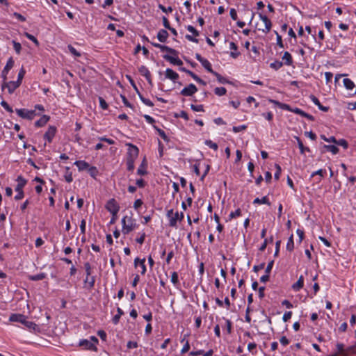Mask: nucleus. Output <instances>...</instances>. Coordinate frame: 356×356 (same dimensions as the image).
Returning a JSON list of instances; mask_svg holds the SVG:
<instances>
[{
	"label": "nucleus",
	"instance_id": "26",
	"mask_svg": "<svg viewBox=\"0 0 356 356\" xmlns=\"http://www.w3.org/2000/svg\"><path fill=\"white\" fill-rule=\"evenodd\" d=\"M123 314H124V312L122 311V309L120 307H118L117 308V314H115L112 319L113 323L115 325H117L120 321L121 316H122Z\"/></svg>",
	"mask_w": 356,
	"mask_h": 356
},
{
	"label": "nucleus",
	"instance_id": "2",
	"mask_svg": "<svg viewBox=\"0 0 356 356\" xmlns=\"http://www.w3.org/2000/svg\"><path fill=\"white\" fill-rule=\"evenodd\" d=\"M122 232L124 235L128 234L138 226L136 223V220L132 217H129L127 216H124L122 219Z\"/></svg>",
	"mask_w": 356,
	"mask_h": 356
},
{
	"label": "nucleus",
	"instance_id": "63",
	"mask_svg": "<svg viewBox=\"0 0 356 356\" xmlns=\"http://www.w3.org/2000/svg\"><path fill=\"white\" fill-rule=\"evenodd\" d=\"M159 8L161 10L163 13H168L172 12V8L171 6H169L168 8H165L162 4H159Z\"/></svg>",
	"mask_w": 356,
	"mask_h": 356
},
{
	"label": "nucleus",
	"instance_id": "40",
	"mask_svg": "<svg viewBox=\"0 0 356 356\" xmlns=\"http://www.w3.org/2000/svg\"><path fill=\"white\" fill-rule=\"evenodd\" d=\"M138 96L140 97V99L142 101V102L143 104H145L146 106H154V104L153 102L149 100V99H146L140 93L138 92Z\"/></svg>",
	"mask_w": 356,
	"mask_h": 356
},
{
	"label": "nucleus",
	"instance_id": "23",
	"mask_svg": "<svg viewBox=\"0 0 356 356\" xmlns=\"http://www.w3.org/2000/svg\"><path fill=\"white\" fill-rule=\"evenodd\" d=\"M229 47L230 49L234 51L231 52L230 56L234 58H236L240 55V52L237 51V45L234 42H231L229 43Z\"/></svg>",
	"mask_w": 356,
	"mask_h": 356
},
{
	"label": "nucleus",
	"instance_id": "24",
	"mask_svg": "<svg viewBox=\"0 0 356 356\" xmlns=\"http://www.w3.org/2000/svg\"><path fill=\"white\" fill-rule=\"evenodd\" d=\"M159 49H161V51H167V52L171 54L173 56H177L178 55V51L177 50L170 47L161 44V46L159 47Z\"/></svg>",
	"mask_w": 356,
	"mask_h": 356
},
{
	"label": "nucleus",
	"instance_id": "43",
	"mask_svg": "<svg viewBox=\"0 0 356 356\" xmlns=\"http://www.w3.org/2000/svg\"><path fill=\"white\" fill-rule=\"evenodd\" d=\"M213 74L216 77L218 81L220 83H228V81H227V79L222 76L220 74H218V72H213Z\"/></svg>",
	"mask_w": 356,
	"mask_h": 356
},
{
	"label": "nucleus",
	"instance_id": "60",
	"mask_svg": "<svg viewBox=\"0 0 356 356\" xmlns=\"http://www.w3.org/2000/svg\"><path fill=\"white\" fill-rule=\"evenodd\" d=\"M275 33L276 34V36H277V44L280 47L283 48L284 44H283L282 36L276 31H275Z\"/></svg>",
	"mask_w": 356,
	"mask_h": 356
},
{
	"label": "nucleus",
	"instance_id": "32",
	"mask_svg": "<svg viewBox=\"0 0 356 356\" xmlns=\"http://www.w3.org/2000/svg\"><path fill=\"white\" fill-rule=\"evenodd\" d=\"M324 148L327 151L331 152L333 154H337L339 152V148L336 145H325Z\"/></svg>",
	"mask_w": 356,
	"mask_h": 356
},
{
	"label": "nucleus",
	"instance_id": "51",
	"mask_svg": "<svg viewBox=\"0 0 356 356\" xmlns=\"http://www.w3.org/2000/svg\"><path fill=\"white\" fill-rule=\"evenodd\" d=\"M288 111H291V112H293V113H296V114H298V115H301V116H302V117H304V116H305V113H306L304 111L301 110V109H300V108H292L291 107V110H288Z\"/></svg>",
	"mask_w": 356,
	"mask_h": 356
},
{
	"label": "nucleus",
	"instance_id": "58",
	"mask_svg": "<svg viewBox=\"0 0 356 356\" xmlns=\"http://www.w3.org/2000/svg\"><path fill=\"white\" fill-rule=\"evenodd\" d=\"M25 36L29 39L30 40L33 41L37 46L39 45V42L38 40H37V38L33 36V35L29 33H25Z\"/></svg>",
	"mask_w": 356,
	"mask_h": 356
},
{
	"label": "nucleus",
	"instance_id": "41",
	"mask_svg": "<svg viewBox=\"0 0 356 356\" xmlns=\"http://www.w3.org/2000/svg\"><path fill=\"white\" fill-rule=\"evenodd\" d=\"M273 236H271L269 238H265L263 244L259 248V250L261 252L264 251L266 248L268 243H273Z\"/></svg>",
	"mask_w": 356,
	"mask_h": 356
},
{
	"label": "nucleus",
	"instance_id": "56",
	"mask_svg": "<svg viewBox=\"0 0 356 356\" xmlns=\"http://www.w3.org/2000/svg\"><path fill=\"white\" fill-rule=\"evenodd\" d=\"M247 127H248L245 124H243V125L237 126V127L234 126V127H233L232 130L234 132L238 133L241 131L245 130L247 129Z\"/></svg>",
	"mask_w": 356,
	"mask_h": 356
},
{
	"label": "nucleus",
	"instance_id": "47",
	"mask_svg": "<svg viewBox=\"0 0 356 356\" xmlns=\"http://www.w3.org/2000/svg\"><path fill=\"white\" fill-rule=\"evenodd\" d=\"M205 145L209 147L210 148L217 150L218 149V145L216 143H213L211 140H206L204 142Z\"/></svg>",
	"mask_w": 356,
	"mask_h": 356
},
{
	"label": "nucleus",
	"instance_id": "11",
	"mask_svg": "<svg viewBox=\"0 0 356 356\" xmlns=\"http://www.w3.org/2000/svg\"><path fill=\"white\" fill-rule=\"evenodd\" d=\"M138 153H139V149L136 146H135L132 144H129V148H128V152H127V158L128 159H136V158L138 156Z\"/></svg>",
	"mask_w": 356,
	"mask_h": 356
},
{
	"label": "nucleus",
	"instance_id": "13",
	"mask_svg": "<svg viewBox=\"0 0 356 356\" xmlns=\"http://www.w3.org/2000/svg\"><path fill=\"white\" fill-rule=\"evenodd\" d=\"M184 218V213L181 212L180 214L179 212H175L174 216L171 217L169 220V225L172 227H176L177 221H181Z\"/></svg>",
	"mask_w": 356,
	"mask_h": 356
},
{
	"label": "nucleus",
	"instance_id": "31",
	"mask_svg": "<svg viewBox=\"0 0 356 356\" xmlns=\"http://www.w3.org/2000/svg\"><path fill=\"white\" fill-rule=\"evenodd\" d=\"M84 282L88 284L89 289H92L95 286V277L87 275Z\"/></svg>",
	"mask_w": 356,
	"mask_h": 356
},
{
	"label": "nucleus",
	"instance_id": "5",
	"mask_svg": "<svg viewBox=\"0 0 356 356\" xmlns=\"http://www.w3.org/2000/svg\"><path fill=\"white\" fill-rule=\"evenodd\" d=\"M259 17L264 23V27L259 28V30L261 31L264 33H268L272 27V22L270 19L266 15H264L262 13H259Z\"/></svg>",
	"mask_w": 356,
	"mask_h": 356
},
{
	"label": "nucleus",
	"instance_id": "8",
	"mask_svg": "<svg viewBox=\"0 0 356 356\" xmlns=\"http://www.w3.org/2000/svg\"><path fill=\"white\" fill-rule=\"evenodd\" d=\"M79 346L82 347L84 350H89L92 351H97V346L92 341L88 339H81L79 342Z\"/></svg>",
	"mask_w": 356,
	"mask_h": 356
},
{
	"label": "nucleus",
	"instance_id": "4",
	"mask_svg": "<svg viewBox=\"0 0 356 356\" xmlns=\"http://www.w3.org/2000/svg\"><path fill=\"white\" fill-rule=\"evenodd\" d=\"M106 209L112 214V216H115L118 215V213L119 212L120 206L117 201L114 198H112L107 202Z\"/></svg>",
	"mask_w": 356,
	"mask_h": 356
},
{
	"label": "nucleus",
	"instance_id": "15",
	"mask_svg": "<svg viewBox=\"0 0 356 356\" xmlns=\"http://www.w3.org/2000/svg\"><path fill=\"white\" fill-rule=\"evenodd\" d=\"M310 99L312 100V102L318 106V108L322 111H324V112H327L330 109V108L328 106H323L320 101L318 100V99L313 95H311L310 97H309Z\"/></svg>",
	"mask_w": 356,
	"mask_h": 356
},
{
	"label": "nucleus",
	"instance_id": "14",
	"mask_svg": "<svg viewBox=\"0 0 356 356\" xmlns=\"http://www.w3.org/2000/svg\"><path fill=\"white\" fill-rule=\"evenodd\" d=\"M15 112L17 114V115L19 116L20 118L29 120H32L31 116L29 113V110L26 108H16Z\"/></svg>",
	"mask_w": 356,
	"mask_h": 356
},
{
	"label": "nucleus",
	"instance_id": "6",
	"mask_svg": "<svg viewBox=\"0 0 356 356\" xmlns=\"http://www.w3.org/2000/svg\"><path fill=\"white\" fill-rule=\"evenodd\" d=\"M21 84L19 83V81H8L6 82V81H3V83L1 85L2 90L7 88L8 92L9 94H12L14 92V91L19 87Z\"/></svg>",
	"mask_w": 356,
	"mask_h": 356
},
{
	"label": "nucleus",
	"instance_id": "64",
	"mask_svg": "<svg viewBox=\"0 0 356 356\" xmlns=\"http://www.w3.org/2000/svg\"><path fill=\"white\" fill-rule=\"evenodd\" d=\"M175 116L176 118H182L186 120H188V115L187 113L184 111H181L180 112V113H179V114H175Z\"/></svg>",
	"mask_w": 356,
	"mask_h": 356
},
{
	"label": "nucleus",
	"instance_id": "25",
	"mask_svg": "<svg viewBox=\"0 0 356 356\" xmlns=\"http://www.w3.org/2000/svg\"><path fill=\"white\" fill-rule=\"evenodd\" d=\"M269 102L277 105V106H279V108H280L283 110H286V111L291 110V106L289 104H286L284 103H281L277 100H274V99H269Z\"/></svg>",
	"mask_w": 356,
	"mask_h": 356
},
{
	"label": "nucleus",
	"instance_id": "12",
	"mask_svg": "<svg viewBox=\"0 0 356 356\" xmlns=\"http://www.w3.org/2000/svg\"><path fill=\"white\" fill-rule=\"evenodd\" d=\"M163 58L172 65L178 66H181L183 65V62L178 58V55L177 56H172L170 55L165 54L163 56Z\"/></svg>",
	"mask_w": 356,
	"mask_h": 356
},
{
	"label": "nucleus",
	"instance_id": "42",
	"mask_svg": "<svg viewBox=\"0 0 356 356\" xmlns=\"http://www.w3.org/2000/svg\"><path fill=\"white\" fill-rule=\"evenodd\" d=\"M283 66V63L279 60H275L270 64V67L275 70L280 69Z\"/></svg>",
	"mask_w": 356,
	"mask_h": 356
},
{
	"label": "nucleus",
	"instance_id": "39",
	"mask_svg": "<svg viewBox=\"0 0 356 356\" xmlns=\"http://www.w3.org/2000/svg\"><path fill=\"white\" fill-rule=\"evenodd\" d=\"M136 159L127 158V168L129 171H133L134 169V162Z\"/></svg>",
	"mask_w": 356,
	"mask_h": 356
},
{
	"label": "nucleus",
	"instance_id": "3",
	"mask_svg": "<svg viewBox=\"0 0 356 356\" xmlns=\"http://www.w3.org/2000/svg\"><path fill=\"white\" fill-rule=\"evenodd\" d=\"M16 181H17V184L15 188V191L17 193L15 196V200H20L24 197L23 188L26 186L27 181L22 175L18 176Z\"/></svg>",
	"mask_w": 356,
	"mask_h": 356
},
{
	"label": "nucleus",
	"instance_id": "44",
	"mask_svg": "<svg viewBox=\"0 0 356 356\" xmlns=\"http://www.w3.org/2000/svg\"><path fill=\"white\" fill-rule=\"evenodd\" d=\"M241 216V210L240 209H237L235 211H232L230 213L229 216V220H232L233 218H235L236 217Z\"/></svg>",
	"mask_w": 356,
	"mask_h": 356
},
{
	"label": "nucleus",
	"instance_id": "46",
	"mask_svg": "<svg viewBox=\"0 0 356 356\" xmlns=\"http://www.w3.org/2000/svg\"><path fill=\"white\" fill-rule=\"evenodd\" d=\"M257 348V344L254 342L249 343L248 345V350L252 353V355H255L257 351L255 350Z\"/></svg>",
	"mask_w": 356,
	"mask_h": 356
},
{
	"label": "nucleus",
	"instance_id": "59",
	"mask_svg": "<svg viewBox=\"0 0 356 356\" xmlns=\"http://www.w3.org/2000/svg\"><path fill=\"white\" fill-rule=\"evenodd\" d=\"M84 268L87 275H91L92 274V267L89 262H86L84 264Z\"/></svg>",
	"mask_w": 356,
	"mask_h": 356
},
{
	"label": "nucleus",
	"instance_id": "28",
	"mask_svg": "<svg viewBox=\"0 0 356 356\" xmlns=\"http://www.w3.org/2000/svg\"><path fill=\"white\" fill-rule=\"evenodd\" d=\"M46 277H47L46 273H39L37 275H29V280H30L31 281H38V280H42L44 279Z\"/></svg>",
	"mask_w": 356,
	"mask_h": 356
},
{
	"label": "nucleus",
	"instance_id": "17",
	"mask_svg": "<svg viewBox=\"0 0 356 356\" xmlns=\"http://www.w3.org/2000/svg\"><path fill=\"white\" fill-rule=\"evenodd\" d=\"M50 117L47 115H43L39 120L35 121V126L37 127H44L49 120Z\"/></svg>",
	"mask_w": 356,
	"mask_h": 356
},
{
	"label": "nucleus",
	"instance_id": "45",
	"mask_svg": "<svg viewBox=\"0 0 356 356\" xmlns=\"http://www.w3.org/2000/svg\"><path fill=\"white\" fill-rule=\"evenodd\" d=\"M334 144L343 147L345 149L348 147V143L345 139L337 140Z\"/></svg>",
	"mask_w": 356,
	"mask_h": 356
},
{
	"label": "nucleus",
	"instance_id": "30",
	"mask_svg": "<svg viewBox=\"0 0 356 356\" xmlns=\"http://www.w3.org/2000/svg\"><path fill=\"white\" fill-rule=\"evenodd\" d=\"M202 64V65L210 73L213 74V70L211 67V64L210 63V62L204 58L202 62L200 63Z\"/></svg>",
	"mask_w": 356,
	"mask_h": 356
},
{
	"label": "nucleus",
	"instance_id": "1",
	"mask_svg": "<svg viewBox=\"0 0 356 356\" xmlns=\"http://www.w3.org/2000/svg\"><path fill=\"white\" fill-rule=\"evenodd\" d=\"M9 320L12 322H19L24 325L29 330H35L37 325L32 321H27V317L20 314H13Z\"/></svg>",
	"mask_w": 356,
	"mask_h": 356
},
{
	"label": "nucleus",
	"instance_id": "55",
	"mask_svg": "<svg viewBox=\"0 0 356 356\" xmlns=\"http://www.w3.org/2000/svg\"><path fill=\"white\" fill-rule=\"evenodd\" d=\"M186 29H187V30H188L189 32L192 33H193V35L195 37L198 36V35H199V34H200V33H199V31H197V30H196V29H195L193 26H191V25H188V26H186Z\"/></svg>",
	"mask_w": 356,
	"mask_h": 356
},
{
	"label": "nucleus",
	"instance_id": "22",
	"mask_svg": "<svg viewBox=\"0 0 356 356\" xmlns=\"http://www.w3.org/2000/svg\"><path fill=\"white\" fill-rule=\"evenodd\" d=\"M283 64L290 66L293 64V58L290 53L285 51L282 56Z\"/></svg>",
	"mask_w": 356,
	"mask_h": 356
},
{
	"label": "nucleus",
	"instance_id": "52",
	"mask_svg": "<svg viewBox=\"0 0 356 356\" xmlns=\"http://www.w3.org/2000/svg\"><path fill=\"white\" fill-rule=\"evenodd\" d=\"M25 73H26V71H25L24 68L22 67L18 73L17 80V81H19L20 84L22 83V81L25 75Z\"/></svg>",
	"mask_w": 356,
	"mask_h": 356
},
{
	"label": "nucleus",
	"instance_id": "18",
	"mask_svg": "<svg viewBox=\"0 0 356 356\" xmlns=\"http://www.w3.org/2000/svg\"><path fill=\"white\" fill-rule=\"evenodd\" d=\"M304 286V277L302 275H300L298 281L294 283L291 288L295 291H299Z\"/></svg>",
	"mask_w": 356,
	"mask_h": 356
},
{
	"label": "nucleus",
	"instance_id": "62",
	"mask_svg": "<svg viewBox=\"0 0 356 356\" xmlns=\"http://www.w3.org/2000/svg\"><path fill=\"white\" fill-rule=\"evenodd\" d=\"M99 105L102 109L105 110V109L108 108V104L106 103V102L104 100V99L103 97H99Z\"/></svg>",
	"mask_w": 356,
	"mask_h": 356
},
{
	"label": "nucleus",
	"instance_id": "37",
	"mask_svg": "<svg viewBox=\"0 0 356 356\" xmlns=\"http://www.w3.org/2000/svg\"><path fill=\"white\" fill-rule=\"evenodd\" d=\"M145 166H146L145 161H143V163H141L140 166L137 170V174L139 175H146L147 174V171L145 169Z\"/></svg>",
	"mask_w": 356,
	"mask_h": 356
},
{
	"label": "nucleus",
	"instance_id": "34",
	"mask_svg": "<svg viewBox=\"0 0 356 356\" xmlns=\"http://www.w3.org/2000/svg\"><path fill=\"white\" fill-rule=\"evenodd\" d=\"M188 75L191 76L195 81L202 84V86H206L207 83L200 78L197 74H195L193 72H188Z\"/></svg>",
	"mask_w": 356,
	"mask_h": 356
},
{
	"label": "nucleus",
	"instance_id": "19",
	"mask_svg": "<svg viewBox=\"0 0 356 356\" xmlns=\"http://www.w3.org/2000/svg\"><path fill=\"white\" fill-rule=\"evenodd\" d=\"M295 139L298 143V147L300 149V152L301 154H304L305 152H310L311 150L309 147H305L301 139L298 136H295Z\"/></svg>",
	"mask_w": 356,
	"mask_h": 356
},
{
	"label": "nucleus",
	"instance_id": "38",
	"mask_svg": "<svg viewBox=\"0 0 356 356\" xmlns=\"http://www.w3.org/2000/svg\"><path fill=\"white\" fill-rule=\"evenodd\" d=\"M214 92L216 95L222 96L226 94L227 90L224 87H217L214 90Z\"/></svg>",
	"mask_w": 356,
	"mask_h": 356
},
{
	"label": "nucleus",
	"instance_id": "21",
	"mask_svg": "<svg viewBox=\"0 0 356 356\" xmlns=\"http://www.w3.org/2000/svg\"><path fill=\"white\" fill-rule=\"evenodd\" d=\"M74 165H76L79 171L88 170L90 167L88 163L85 161H76L74 162Z\"/></svg>",
	"mask_w": 356,
	"mask_h": 356
},
{
	"label": "nucleus",
	"instance_id": "36",
	"mask_svg": "<svg viewBox=\"0 0 356 356\" xmlns=\"http://www.w3.org/2000/svg\"><path fill=\"white\" fill-rule=\"evenodd\" d=\"M294 248V242H293V235H291L289 239L288 242L286 243V250L289 252H291Z\"/></svg>",
	"mask_w": 356,
	"mask_h": 356
},
{
	"label": "nucleus",
	"instance_id": "61",
	"mask_svg": "<svg viewBox=\"0 0 356 356\" xmlns=\"http://www.w3.org/2000/svg\"><path fill=\"white\" fill-rule=\"evenodd\" d=\"M1 105L9 113H13V110L12 108V107H10L9 106V104L4 100H3L1 102Z\"/></svg>",
	"mask_w": 356,
	"mask_h": 356
},
{
	"label": "nucleus",
	"instance_id": "9",
	"mask_svg": "<svg viewBox=\"0 0 356 356\" xmlns=\"http://www.w3.org/2000/svg\"><path fill=\"white\" fill-rule=\"evenodd\" d=\"M56 133V127L54 126H49L47 131L44 134V138L51 143Z\"/></svg>",
	"mask_w": 356,
	"mask_h": 356
},
{
	"label": "nucleus",
	"instance_id": "54",
	"mask_svg": "<svg viewBox=\"0 0 356 356\" xmlns=\"http://www.w3.org/2000/svg\"><path fill=\"white\" fill-rule=\"evenodd\" d=\"M171 282L174 285H177L179 283L178 274L175 271L171 275Z\"/></svg>",
	"mask_w": 356,
	"mask_h": 356
},
{
	"label": "nucleus",
	"instance_id": "29",
	"mask_svg": "<svg viewBox=\"0 0 356 356\" xmlns=\"http://www.w3.org/2000/svg\"><path fill=\"white\" fill-rule=\"evenodd\" d=\"M343 82L344 86L348 90H353L355 88V84L353 81L350 79L345 78L343 79Z\"/></svg>",
	"mask_w": 356,
	"mask_h": 356
},
{
	"label": "nucleus",
	"instance_id": "10",
	"mask_svg": "<svg viewBox=\"0 0 356 356\" xmlns=\"http://www.w3.org/2000/svg\"><path fill=\"white\" fill-rule=\"evenodd\" d=\"M14 66V60L13 59L12 57H10L7 63H6V66L4 67L3 70H2V72H1V76L3 79V81H6L7 79V74L8 73V72L10 71V70L11 68H13V67Z\"/></svg>",
	"mask_w": 356,
	"mask_h": 356
},
{
	"label": "nucleus",
	"instance_id": "49",
	"mask_svg": "<svg viewBox=\"0 0 356 356\" xmlns=\"http://www.w3.org/2000/svg\"><path fill=\"white\" fill-rule=\"evenodd\" d=\"M67 48L70 52L74 56L79 57L81 56V54L72 45L69 44Z\"/></svg>",
	"mask_w": 356,
	"mask_h": 356
},
{
	"label": "nucleus",
	"instance_id": "7",
	"mask_svg": "<svg viewBox=\"0 0 356 356\" xmlns=\"http://www.w3.org/2000/svg\"><path fill=\"white\" fill-rule=\"evenodd\" d=\"M197 91V87L193 83H190L187 87L184 88L180 94L185 97H190Z\"/></svg>",
	"mask_w": 356,
	"mask_h": 356
},
{
	"label": "nucleus",
	"instance_id": "35",
	"mask_svg": "<svg viewBox=\"0 0 356 356\" xmlns=\"http://www.w3.org/2000/svg\"><path fill=\"white\" fill-rule=\"evenodd\" d=\"M153 127L156 130V131L158 132L159 135L161 137V138L163 140H164L166 142L169 141V138H168V137L167 136L166 134L165 133V131L163 130L158 128L155 125H153Z\"/></svg>",
	"mask_w": 356,
	"mask_h": 356
},
{
	"label": "nucleus",
	"instance_id": "50",
	"mask_svg": "<svg viewBox=\"0 0 356 356\" xmlns=\"http://www.w3.org/2000/svg\"><path fill=\"white\" fill-rule=\"evenodd\" d=\"M13 48H14L15 52L17 54H19L21 53V49H22L21 44L15 40L13 41Z\"/></svg>",
	"mask_w": 356,
	"mask_h": 356
},
{
	"label": "nucleus",
	"instance_id": "57",
	"mask_svg": "<svg viewBox=\"0 0 356 356\" xmlns=\"http://www.w3.org/2000/svg\"><path fill=\"white\" fill-rule=\"evenodd\" d=\"M275 166L276 168V172L274 175V178H275V179L278 180L280 178L281 172H282V169H281V167L280 166V165H278V164H275Z\"/></svg>",
	"mask_w": 356,
	"mask_h": 356
},
{
	"label": "nucleus",
	"instance_id": "20",
	"mask_svg": "<svg viewBox=\"0 0 356 356\" xmlns=\"http://www.w3.org/2000/svg\"><path fill=\"white\" fill-rule=\"evenodd\" d=\"M169 34L165 29H161L157 33V38L161 42H165Z\"/></svg>",
	"mask_w": 356,
	"mask_h": 356
},
{
	"label": "nucleus",
	"instance_id": "48",
	"mask_svg": "<svg viewBox=\"0 0 356 356\" xmlns=\"http://www.w3.org/2000/svg\"><path fill=\"white\" fill-rule=\"evenodd\" d=\"M191 108L193 111H196V112H204V106L202 104H200V105L191 104Z\"/></svg>",
	"mask_w": 356,
	"mask_h": 356
},
{
	"label": "nucleus",
	"instance_id": "16",
	"mask_svg": "<svg viewBox=\"0 0 356 356\" xmlns=\"http://www.w3.org/2000/svg\"><path fill=\"white\" fill-rule=\"evenodd\" d=\"M165 78L168 79L173 82H175L179 79V74L170 68H168L165 71Z\"/></svg>",
	"mask_w": 356,
	"mask_h": 356
},
{
	"label": "nucleus",
	"instance_id": "53",
	"mask_svg": "<svg viewBox=\"0 0 356 356\" xmlns=\"http://www.w3.org/2000/svg\"><path fill=\"white\" fill-rule=\"evenodd\" d=\"M88 172L90 175L91 177H95L98 173V170L96 167L95 166H90L88 168Z\"/></svg>",
	"mask_w": 356,
	"mask_h": 356
},
{
	"label": "nucleus",
	"instance_id": "33",
	"mask_svg": "<svg viewBox=\"0 0 356 356\" xmlns=\"http://www.w3.org/2000/svg\"><path fill=\"white\" fill-rule=\"evenodd\" d=\"M138 71L140 73L141 75L144 76L145 77L149 76L151 75L150 72L147 69V67L145 65H141L138 67Z\"/></svg>",
	"mask_w": 356,
	"mask_h": 356
},
{
	"label": "nucleus",
	"instance_id": "27",
	"mask_svg": "<svg viewBox=\"0 0 356 356\" xmlns=\"http://www.w3.org/2000/svg\"><path fill=\"white\" fill-rule=\"evenodd\" d=\"M254 204H265L267 205H270V202L267 196L263 197L261 199L257 197L253 201Z\"/></svg>",
	"mask_w": 356,
	"mask_h": 356
}]
</instances>
